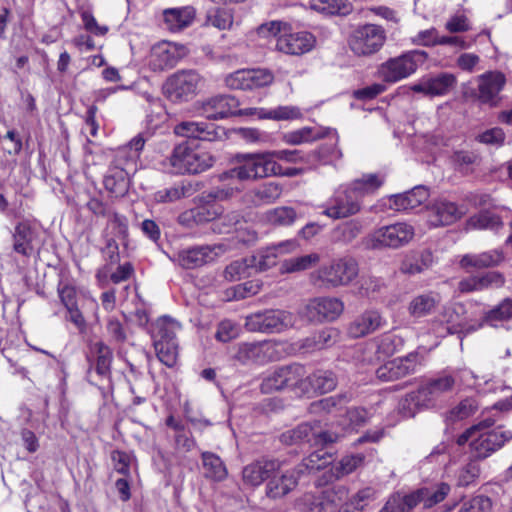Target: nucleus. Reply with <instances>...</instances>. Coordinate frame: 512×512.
<instances>
[{"label": "nucleus", "instance_id": "09e8293b", "mask_svg": "<svg viewBox=\"0 0 512 512\" xmlns=\"http://www.w3.org/2000/svg\"><path fill=\"white\" fill-rule=\"evenodd\" d=\"M233 13L226 8H212L207 11L205 17V25L212 26L219 30L230 29L233 25Z\"/></svg>", "mask_w": 512, "mask_h": 512}, {"label": "nucleus", "instance_id": "ea45409f", "mask_svg": "<svg viewBox=\"0 0 512 512\" xmlns=\"http://www.w3.org/2000/svg\"><path fill=\"white\" fill-rule=\"evenodd\" d=\"M422 495L423 492L421 491V488L407 495L395 493L388 499L380 512H394L395 510H399L401 512L409 511L415 508L419 503L423 504Z\"/></svg>", "mask_w": 512, "mask_h": 512}, {"label": "nucleus", "instance_id": "4c0bfd02", "mask_svg": "<svg viewBox=\"0 0 512 512\" xmlns=\"http://www.w3.org/2000/svg\"><path fill=\"white\" fill-rule=\"evenodd\" d=\"M433 264V254L430 250L412 251L405 255L399 270L403 274L415 275L429 269Z\"/></svg>", "mask_w": 512, "mask_h": 512}, {"label": "nucleus", "instance_id": "a18cd8bd", "mask_svg": "<svg viewBox=\"0 0 512 512\" xmlns=\"http://www.w3.org/2000/svg\"><path fill=\"white\" fill-rule=\"evenodd\" d=\"M180 329L178 322L169 316H163L157 319L153 324L152 337L156 341H176V333Z\"/></svg>", "mask_w": 512, "mask_h": 512}, {"label": "nucleus", "instance_id": "3c124183", "mask_svg": "<svg viewBox=\"0 0 512 512\" xmlns=\"http://www.w3.org/2000/svg\"><path fill=\"white\" fill-rule=\"evenodd\" d=\"M156 355L160 362L169 368L174 367L178 360V342L176 341H156L154 343Z\"/></svg>", "mask_w": 512, "mask_h": 512}, {"label": "nucleus", "instance_id": "6e6552de", "mask_svg": "<svg viewBox=\"0 0 512 512\" xmlns=\"http://www.w3.org/2000/svg\"><path fill=\"white\" fill-rule=\"evenodd\" d=\"M43 244L42 232L37 223L22 220L16 223L12 231V249L26 257H34Z\"/></svg>", "mask_w": 512, "mask_h": 512}, {"label": "nucleus", "instance_id": "de8ad7c7", "mask_svg": "<svg viewBox=\"0 0 512 512\" xmlns=\"http://www.w3.org/2000/svg\"><path fill=\"white\" fill-rule=\"evenodd\" d=\"M311 8L326 15H347L352 6L347 0H311Z\"/></svg>", "mask_w": 512, "mask_h": 512}, {"label": "nucleus", "instance_id": "a878e982", "mask_svg": "<svg viewBox=\"0 0 512 512\" xmlns=\"http://www.w3.org/2000/svg\"><path fill=\"white\" fill-rule=\"evenodd\" d=\"M287 25L284 33L281 34L276 42V49L288 55H302L309 52L315 45V37L307 32H289Z\"/></svg>", "mask_w": 512, "mask_h": 512}, {"label": "nucleus", "instance_id": "39448f33", "mask_svg": "<svg viewBox=\"0 0 512 512\" xmlns=\"http://www.w3.org/2000/svg\"><path fill=\"white\" fill-rule=\"evenodd\" d=\"M387 40L383 26L374 23L357 25L349 34L347 43L356 57L369 58L384 47Z\"/></svg>", "mask_w": 512, "mask_h": 512}, {"label": "nucleus", "instance_id": "dca6fc26", "mask_svg": "<svg viewBox=\"0 0 512 512\" xmlns=\"http://www.w3.org/2000/svg\"><path fill=\"white\" fill-rule=\"evenodd\" d=\"M337 439V434L328 431H321L319 430L318 425L316 428L306 422L299 424L293 429L287 430L280 436V441L286 445H295L304 442L313 443L314 445H325L336 442Z\"/></svg>", "mask_w": 512, "mask_h": 512}, {"label": "nucleus", "instance_id": "c9c22d12", "mask_svg": "<svg viewBox=\"0 0 512 512\" xmlns=\"http://www.w3.org/2000/svg\"><path fill=\"white\" fill-rule=\"evenodd\" d=\"M348 500V489L344 485H334L323 490L312 512H336Z\"/></svg>", "mask_w": 512, "mask_h": 512}, {"label": "nucleus", "instance_id": "5fc2aeb1", "mask_svg": "<svg viewBox=\"0 0 512 512\" xmlns=\"http://www.w3.org/2000/svg\"><path fill=\"white\" fill-rule=\"evenodd\" d=\"M362 229L361 221L353 219L338 225L333 230V238L339 242L350 243L361 234Z\"/></svg>", "mask_w": 512, "mask_h": 512}, {"label": "nucleus", "instance_id": "e2e57ef3", "mask_svg": "<svg viewBox=\"0 0 512 512\" xmlns=\"http://www.w3.org/2000/svg\"><path fill=\"white\" fill-rule=\"evenodd\" d=\"M324 134L320 129L312 127H303L301 129L285 134V142L292 145H298L304 142L313 141L323 137Z\"/></svg>", "mask_w": 512, "mask_h": 512}, {"label": "nucleus", "instance_id": "13d9d810", "mask_svg": "<svg viewBox=\"0 0 512 512\" xmlns=\"http://www.w3.org/2000/svg\"><path fill=\"white\" fill-rule=\"evenodd\" d=\"M364 460L361 454L344 456L340 461L331 467V473L337 479L355 471Z\"/></svg>", "mask_w": 512, "mask_h": 512}, {"label": "nucleus", "instance_id": "7ed1b4c3", "mask_svg": "<svg viewBox=\"0 0 512 512\" xmlns=\"http://www.w3.org/2000/svg\"><path fill=\"white\" fill-rule=\"evenodd\" d=\"M236 166L219 175L220 181L237 178L240 181H257L273 176L276 161L270 152L239 153L235 156Z\"/></svg>", "mask_w": 512, "mask_h": 512}, {"label": "nucleus", "instance_id": "58836bf2", "mask_svg": "<svg viewBox=\"0 0 512 512\" xmlns=\"http://www.w3.org/2000/svg\"><path fill=\"white\" fill-rule=\"evenodd\" d=\"M197 191L196 185L189 181H179L170 187L156 191L153 195L156 203H173L192 196Z\"/></svg>", "mask_w": 512, "mask_h": 512}, {"label": "nucleus", "instance_id": "0e129e2a", "mask_svg": "<svg viewBox=\"0 0 512 512\" xmlns=\"http://www.w3.org/2000/svg\"><path fill=\"white\" fill-rule=\"evenodd\" d=\"M480 475V466L476 460H471L459 468L456 473V483L460 487H467L475 483Z\"/></svg>", "mask_w": 512, "mask_h": 512}, {"label": "nucleus", "instance_id": "4468645a", "mask_svg": "<svg viewBox=\"0 0 512 512\" xmlns=\"http://www.w3.org/2000/svg\"><path fill=\"white\" fill-rule=\"evenodd\" d=\"M512 440V431L502 430L499 426L494 430H480L470 442L471 449L477 459H485Z\"/></svg>", "mask_w": 512, "mask_h": 512}, {"label": "nucleus", "instance_id": "393cba45", "mask_svg": "<svg viewBox=\"0 0 512 512\" xmlns=\"http://www.w3.org/2000/svg\"><path fill=\"white\" fill-rule=\"evenodd\" d=\"M464 214L463 207L455 202L438 199L428 207V223L432 227H443L457 222Z\"/></svg>", "mask_w": 512, "mask_h": 512}, {"label": "nucleus", "instance_id": "338daca9", "mask_svg": "<svg viewBox=\"0 0 512 512\" xmlns=\"http://www.w3.org/2000/svg\"><path fill=\"white\" fill-rule=\"evenodd\" d=\"M512 319V298H505L493 309L485 313L484 320L488 323Z\"/></svg>", "mask_w": 512, "mask_h": 512}, {"label": "nucleus", "instance_id": "37998d69", "mask_svg": "<svg viewBox=\"0 0 512 512\" xmlns=\"http://www.w3.org/2000/svg\"><path fill=\"white\" fill-rule=\"evenodd\" d=\"M203 474L207 479L222 481L227 476V469L221 458L212 452H203Z\"/></svg>", "mask_w": 512, "mask_h": 512}, {"label": "nucleus", "instance_id": "052dcab7", "mask_svg": "<svg viewBox=\"0 0 512 512\" xmlns=\"http://www.w3.org/2000/svg\"><path fill=\"white\" fill-rule=\"evenodd\" d=\"M253 270L249 257L231 262L224 270V278L235 282L251 275Z\"/></svg>", "mask_w": 512, "mask_h": 512}, {"label": "nucleus", "instance_id": "c03bdc74", "mask_svg": "<svg viewBox=\"0 0 512 512\" xmlns=\"http://www.w3.org/2000/svg\"><path fill=\"white\" fill-rule=\"evenodd\" d=\"M374 343L376 355L379 359L392 356L404 345L403 339L392 332H386L376 337Z\"/></svg>", "mask_w": 512, "mask_h": 512}, {"label": "nucleus", "instance_id": "c85d7f7f", "mask_svg": "<svg viewBox=\"0 0 512 512\" xmlns=\"http://www.w3.org/2000/svg\"><path fill=\"white\" fill-rule=\"evenodd\" d=\"M297 471L288 469L270 476L265 485V495L271 500H279L288 495L298 485Z\"/></svg>", "mask_w": 512, "mask_h": 512}, {"label": "nucleus", "instance_id": "c756f323", "mask_svg": "<svg viewBox=\"0 0 512 512\" xmlns=\"http://www.w3.org/2000/svg\"><path fill=\"white\" fill-rule=\"evenodd\" d=\"M436 400L426 382L417 390L406 394L405 397L401 399L399 402V411L406 418L413 417L419 409L434 406Z\"/></svg>", "mask_w": 512, "mask_h": 512}, {"label": "nucleus", "instance_id": "5701e85b", "mask_svg": "<svg viewBox=\"0 0 512 512\" xmlns=\"http://www.w3.org/2000/svg\"><path fill=\"white\" fill-rule=\"evenodd\" d=\"M174 133L181 137L202 141H217L226 136L225 129L213 122L183 121L175 125Z\"/></svg>", "mask_w": 512, "mask_h": 512}, {"label": "nucleus", "instance_id": "412c9836", "mask_svg": "<svg viewBox=\"0 0 512 512\" xmlns=\"http://www.w3.org/2000/svg\"><path fill=\"white\" fill-rule=\"evenodd\" d=\"M298 242L295 239L281 241L257 251L249 257L255 272H264L277 264L278 257L295 251Z\"/></svg>", "mask_w": 512, "mask_h": 512}, {"label": "nucleus", "instance_id": "774afa93", "mask_svg": "<svg viewBox=\"0 0 512 512\" xmlns=\"http://www.w3.org/2000/svg\"><path fill=\"white\" fill-rule=\"evenodd\" d=\"M240 327L235 322L225 319L221 321L215 332V339L222 343H227L239 336Z\"/></svg>", "mask_w": 512, "mask_h": 512}, {"label": "nucleus", "instance_id": "bf43d9fd", "mask_svg": "<svg viewBox=\"0 0 512 512\" xmlns=\"http://www.w3.org/2000/svg\"><path fill=\"white\" fill-rule=\"evenodd\" d=\"M459 373L455 375L441 374L435 378H431L427 381L431 391L433 392L436 399L440 398L443 394L453 390Z\"/></svg>", "mask_w": 512, "mask_h": 512}, {"label": "nucleus", "instance_id": "bb28decb", "mask_svg": "<svg viewBox=\"0 0 512 512\" xmlns=\"http://www.w3.org/2000/svg\"><path fill=\"white\" fill-rule=\"evenodd\" d=\"M456 83L455 75L443 72L435 76L423 77L411 86V90L429 97L444 96L450 92Z\"/></svg>", "mask_w": 512, "mask_h": 512}, {"label": "nucleus", "instance_id": "2f4dec72", "mask_svg": "<svg viewBox=\"0 0 512 512\" xmlns=\"http://www.w3.org/2000/svg\"><path fill=\"white\" fill-rule=\"evenodd\" d=\"M429 196V189L426 186H415L407 192L392 195L390 197V206L396 211H412L424 204Z\"/></svg>", "mask_w": 512, "mask_h": 512}, {"label": "nucleus", "instance_id": "4d7b16f0", "mask_svg": "<svg viewBox=\"0 0 512 512\" xmlns=\"http://www.w3.org/2000/svg\"><path fill=\"white\" fill-rule=\"evenodd\" d=\"M421 491L423 492L424 508H431L447 497L450 492V486L447 483L441 482L434 487L421 488Z\"/></svg>", "mask_w": 512, "mask_h": 512}, {"label": "nucleus", "instance_id": "603ef678", "mask_svg": "<svg viewBox=\"0 0 512 512\" xmlns=\"http://www.w3.org/2000/svg\"><path fill=\"white\" fill-rule=\"evenodd\" d=\"M468 225L473 229L498 231L503 227V222L500 216L489 211H483L472 216Z\"/></svg>", "mask_w": 512, "mask_h": 512}, {"label": "nucleus", "instance_id": "49530a36", "mask_svg": "<svg viewBox=\"0 0 512 512\" xmlns=\"http://www.w3.org/2000/svg\"><path fill=\"white\" fill-rule=\"evenodd\" d=\"M252 115H257L262 119H272V120H291L297 119L301 116V111L298 107L295 106H278L274 109H264V108H252Z\"/></svg>", "mask_w": 512, "mask_h": 512}, {"label": "nucleus", "instance_id": "cd10ccee", "mask_svg": "<svg viewBox=\"0 0 512 512\" xmlns=\"http://www.w3.org/2000/svg\"><path fill=\"white\" fill-rule=\"evenodd\" d=\"M387 325L386 318L376 309H366L359 314L348 327L352 338H361L372 334Z\"/></svg>", "mask_w": 512, "mask_h": 512}, {"label": "nucleus", "instance_id": "473e14b6", "mask_svg": "<svg viewBox=\"0 0 512 512\" xmlns=\"http://www.w3.org/2000/svg\"><path fill=\"white\" fill-rule=\"evenodd\" d=\"M505 261V253L502 249H492L477 254H465L460 259V266L464 269H485L499 266Z\"/></svg>", "mask_w": 512, "mask_h": 512}, {"label": "nucleus", "instance_id": "f257e3e1", "mask_svg": "<svg viewBox=\"0 0 512 512\" xmlns=\"http://www.w3.org/2000/svg\"><path fill=\"white\" fill-rule=\"evenodd\" d=\"M384 183L378 174H365L348 184L340 185L323 205L322 215L333 220L345 219L362 210L365 196L374 194Z\"/></svg>", "mask_w": 512, "mask_h": 512}, {"label": "nucleus", "instance_id": "79ce46f5", "mask_svg": "<svg viewBox=\"0 0 512 512\" xmlns=\"http://www.w3.org/2000/svg\"><path fill=\"white\" fill-rule=\"evenodd\" d=\"M129 176L123 169L109 167L104 177V187L115 197L124 196L129 189Z\"/></svg>", "mask_w": 512, "mask_h": 512}, {"label": "nucleus", "instance_id": "ddd939ff", "mask_svg": "<svg viewBox=\"0 0 512 512\" xmlns=\"http://www.w3.org/2000/svg\"><path fill=\"white\" fill-rule=\"evenodd\" d=\"M305 368L300 364L282 366L263 379L261 390L264 393L284 389H300L302 377L305 376Z\"/></svg>", "mask_w": 512, "mask_h": 512}, {"label": "nucleus", "instance_id": "0eeeda50", "mask_svg": "<svg viewBox=\"0 0 512 512\" xmlns=\"http://www.w3.org/2000/svg\"><path fill=\"white\" fill-rule=\"evenodd\" d=\"M293 313L282 309H264L246 316L245 327L250 332L279 334L293 327Z\"/></svg>", "mask_w": 512, "mask_h": 512}, {"label": "nucleus", "instance_id": "423d86ee", "mask_svg": "<svg viewBox=\"0 0 512 512\" xmlns=\"http://www.w3.org/2000/svg\"><path fill=\"white\" fill-rule=\"evenodd\" d=\"M427 59L426 51L410 50L383 62L379 67V74L385 82L396 83L414 74Z\"/></svg>", "mask_w": 512, "mask_h": 512}, {"label": "nucleus", "instance_id": "f704fd0d", "mask_svg": "<svg viewBox=\"0 0 512 512\" xmlns=\"http://www.w3.org/2000/svg\"><path fill=\"white\" fill-rule=\"evenodd\" d=\"M337 386V378L332 371L316 370L307 377H302L300 390L302 392H316L325 394L334 390Z\"/></svg>", "mask_w": 512, "mask_h": 512}, {"label": "nucleus", "instance_id": "b1692460", "mask_svg": "<svg viewBox=\"0 0 512 512\" xmlns=\"http://www.w3.org/2000/svg\"><path fill=\"white\" fill-rule=\"evenodd\" d=\"M89 303L90 300L82 292L66 285V320L82 335L88 330L84 310Z\"/></svg>", "mask_w": 512, "mask_h": 512}, {"label": "nucleus", "instance_id": "6ab92c4d", "mask_svg": "<svg viewBox=\"0 0 512 512\" xmlns=\"http://www.w3.org/2000/svg\"><path fill=\"white\" fill-rule=\"evenodd\" d=\"M276 354V343L272 341L245 342L238 345L234 359L243 365H262L274 361Z\"/></svg>", "mask_w": 512, "mask_h": 512}, {"label": "nucleus", "instance_id": "69168bd1", "mask_svg": "<svg viewBox=\"0 0 512 512\" xmlns=\"http://www.w3.org/2000/svg\"><path fill=\"white\" fill-rule=\"evenodd\" d=\"M266 218L271 224L287 226L294 223L297 214L292 207L281 206L267 211Z\"/></svg>", "mask_w": 512, "mask_h": 512}, {"label": "nucleus", "instance_id": "680f3d73", "mask_svg": "<svg viewBox=\"0 0 512 512\" xmlns=\"http://www.w3.org/2000/svg\"><path fill=\"white\" fill-rule=\"evenodd\" d=\"M328 463L325 454L320 452H313L308 457L304 458L299 464L294 467L299 477L305 473L318 471L326 466Z\"/></svg>", "mask_w": 512, "mask_h": 512}, {"label": "nucleus", "instance_id": "8fccbe9b", "mask_svg": "<svg viewBox=\"0 0 512 512\" xmlns=\"http://www.w3.org/2000/svg\"><path fill=\"white\" fill-rule=\"evenodd\" d=\"M282 192L279 183L268 182L254 190V201L259 205L273 204L281 197Z\"/></svg>", "mask_w": 512, "mask_h": 512}, {"label": "nucleus", "instance_id": "72a5a7b5", "mask_svg": "<svg viewBox=\"0 0 512 512\" xmlns=\"http://www.w3.org/2000/svg\"><path fill=\"white\" fill-rule=\"evenodd\" d=\"M332 137L321 144L318 149L307 153V164L309 165H330L341 159L342 152L337 147L338 137L336 131H328Z\"/></svg>", "mask_w": 512, "mask_h": 512}, {"label": "nucleus", "instance_id": "aec40b11", "mask_svg": "<svg viewBox=\"0 0 512 512\" xmlns=\"http://www.w3.org/2000/svg\"><path fill=\"white\" fill-rule=\"evenodd\" d=\"M506 84V77L499 71H488L477 77V89L475 97L481 104L491 107L497 106L500 102V92Z\"/></svg>", "mask_w": 512, "mask_h": 512}, {"label": "nucleus", "instance_id": "f03ea898", "mask_svg": "<svg viewBox=\"0 0 512 512\" xmlns=\"http://www.w3.org/2000/svg\"><path fill=\"white\" fill-rule=\"evenodd\" d=\"M215 158L209 152L201 150L189 142L176 145L170 155L161 161L165 172L175 175L200 174L210 169Z\"/></svg>", "mask_w": 512, "mask_h": 512}, {"label": "nucleus", "instance_id": "a211bd4d", "mask_svg": "<svg viewBox=\"0 0 512 512\" xmlns=\"http://www.w3.org/2000/svg\"><path fill=\"white\" fill-rule=\"evenodd\" d=\"M224 251L221 244L193 246L179 250L176 260L184 269H195L214 261Z\"/></svg>", "mask_w": 512, "mask_h": 512}, {"label": "nucleus", "instance_id": "9b49d317", "mask_svg": "<svg viewBox=\"0 0 512 512\" xmlns=\"http://www.w3.org/2000/svg\"><path fill=\"white\" fill-rule=\"evenodd\" d=\"M343 311L344 303L340 298L321 296L310 299L301 314L310 322L322 323L338 319Z\"/></svg>", "mask_w": 512, "mask_h": 512}, {"label": "nucleus", "instance_id": "f3484780", "mask_svg": "<svg viewBox=\"0 0 512 512\" xmlns=\"http://www.w3.org/2000/svg\"><path fill=\"white\" fill-rule=\"evenodd\" d=\"M239 101L232 95L213 96L201 105L202 114L207 119L217 120L233 115H252V108L238 109Z\"/></svg>", "mask_w": 512, "mask_h": 512}, {"label": "nucleus", "instance_id": "1a4fd4ad", "mask_svg": "<svg viewBox=\"0 0 512 512\" xmlns=\"http://www.w3.org/2000/svg\"><path fill=\"white\" fill-rule=\"evenodd\" d=\"M424 362V355L419 351H413L380 366L376 370V376L382 381L398 380L418 372L424 365Z\"/></svg>", "mask_w": 512, "mask_h": 512}, {"label": "nucleus", "instance_id": "864d4df0", "mask_svg": "<svg viewBox=\"0 0 512 512\" xmlns=\"http://www.w3.org/2000/svg\"><path fill=\"white\" fill-rule=\"evenodd\" d=\"M319 260L320 257L316 253L286 259L281 264V271L283 273L304 271L317 264Z\"/></svg>", "mask_w": 512, "mask_h": 512}, {"label": "nucleus", "instance_id": "6e6d98bb", "mask_svg": "<svg viewBox=\"0 0 512 512\" xmlns=\"http://www.w3.org/2000/svg\"><path fill=\"white\" fill-rule=\"evenodd\" d=\"M93 349L96 353L95 372L101 377H108L112 362L111 349L102 342L95 343Z\"/></svg>", "mask_w": 512, "mask_h": 512}, {"label": "nucleus", "instance_id": "20e7f679", "mask_svg": "<svg viewBox=\"0 0 512 512\" xmlns=\"http://www.w3.org/2000/svg\"><path fill=\"white\" fill-rule=\"evenodd\" d=\"M358 273L357 261L350 256H344L320 266L311 274V280L321 288L333 289L349 285Z\"/></svg>", "mask_w": 512, "mask_h": 512}, {"label": "nucleus", "instance_id": "2eb2a0df", "mask_svg": "<svg viewBox=\"0 0 512 512\" xmlns=\"http://www.w3.org/2000/svg\"><path fill=\"white\" fill-rule=\"evenodd\" d=\"M283 462L269 456L260 457L242 469V481L246 486L259 487L267 482L271 475L279 473Z\"/></svg>", "mask_w": 512, "mask_h": 512}, {"label": "nucleus", "instance_id": "f8f14e48", "mask_svg": "<svg viewBox=\"0 0 512 512\" xmlns=\"http://www.w3.org/2000/svg\"><path fill=\"white\" fill-rule=\"evenodd\" d=\"M415 230L412 225L405 222H397L380 227L371 235L374 248H399L407 245L414 237Z\"/></svg>", "mask_w": 512, "mask_h": 512}, {"label": "nucleus", "instance_id": "7c9ffc66", "mask_svg": "<svg viewBox=\"0 0 512 512\" xmlns=\"http://www.w3.org/2000/svg\"><path fill=\"white\" fill-rule=\"evenodd\" d=\"M179 53L174 44L162 42L154 45L149 56V67L155 72L168 70L176 66Z\"/></svg>", "mask_w": 512, "mask_h": 512}, {"label": "nucleus", "instance_id": "e433bc0d", "mask_svg": "<svg viewBox=\"0 0 512 512\" xmlns=\"http://www.w3.org/2000/svg\"><path fill=\"white\" fill-rule=\"evenodd\" d=\"M195 16L196 10L193 6L168 8L163 11L166 28L172 32H178L189 27Z\"/></svg>", "mask_w": 512, "mask_h": 512}, {"label": "nucleus", "instance_id": "a19ab883", "mask_svg": "<svg viewBox=\"0 0 512 512\" xmlns=\"http://www.w3.org/2000/svg\"><path fill=\"white\" fill-rule=\"evenodd\" d=\"M440 302L438 294L429 292L415 296L408 305V312L414 318L431 314Z\"/></svg>", "mask_w": 512, "mask_h": 512}, {"label": "nucleus", "instance_id": "4be33fe9", "mask_svg": "<svg viewBox=\"0 0 512 512\" xmlns=\"http://www.w3.org/2000/svg\"><path fill=\"white\" fill-rule=\"evenodd\" d=\"M146 139L143 134H138L130 140L127 145L119 147L110 163L112 169H123L127 175L137 170V163L140 159V153L143 150Z\"/></svg>", "mask_w": 512, "mask_h": 512}, {"label": "nucleus", "instance_id": "9d476101", "mask_svg": "<svg viewBox=\"0 0 512 512\" xmlns=\"http://www.w3.org/2000/svg\"><path fill=\"white\" fill-rule=\"evenodd\" d=\"M201 81L194 70L178 71L166 80L164 91L172 101H187L196 95Z\"/></svg>", "mask_w": 512, "mask_h": 512}]
</instances>
